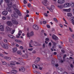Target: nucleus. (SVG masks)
<instances>
[{
  "label": "nucleus",
  "mask_w": 74,
  "mask_h": 74,
  "mask_svg": "<svg viewBox=\"0 0 74 74\" xmlns=\"http://www.w3.org/2000/svg\"><path fill=\"white\" fill-rule=\"evenodd\" d=\"M6 29L8 32H11L12 30V29L8 27H6Z\"/></svg>",
  "instance_id": "17"
},
{
  "label": "nucleus",
  "mask_w": 74,
  "mask_h": 74,
  "mask_svg": "<svg viewBox=\"0 0 74 74\" xmlns=\"http://www.w3.org/2000/svg\"><path fill=\"white\" fill-rule=\"evenodd\" d=\"M6 10L9 11V12H11V11H12V10H11V8H9L8 7L6 8Z\"/></svg>",
  "instance_id": "15"
},
{
  "label": "nucleus",
  "mask_w": 74,
  "mask_h": 74,
  "mask_svg": "<svg viewBox=\"0 0 74 74\" xmlns=\"http://www.w3.org/2000/svg\"><path fill=\"white\" fill-rule=\"evenodd\" d=\"M70 10H71V8H69V9H67V12H70Z\"/></svg>",
  "instance_id": "48"
},
{
  "label": "nucleus",
  "mask_w": 74,
  "mask_h": 74,
  "mask_svg": "<svg viewBox=\"0 0 74 74\" xmlns=\"http://www.w3.org/2000/svg\"><path fill=\"white\" fill-rule=\"evenodd\" d=\"M14 32H15V30H13L11 32V34H13L14 33Z\"/></svg>",
  "instance_id": "39"
},
{
  "label": "nucleus",
  "mask_w": 74,
  "mask_h": 74,
  "mask_svg": "<svg viewBox=\"0 0 74 74\" xmlns=\"http://www.w3.org/2000/svg\"><path fill=\"white\" fill-rule=\"evenodd\" d=\"M7 23L8 26H12V23H11V21H8L7 22Z\"/></svg>",
  "instance_id": "11"
},
{
  "label": "nucleus",
  "mask_w": 74,
  "mask_h": 74,
  "mask_svg": "<svg viewBox=\"0 0 74 74\" xmlns=\"http://www.w3.org/2000/svg\"><path fill=\"white\" fill-rule=\"evenodd\" d=\"M22 32L21 31H20L18 32V36H20L21 35V34H22Z\"/></svg>",
  "instance_id": "29"
},
{
  "label": "nucleus",
  "mask_w": 74,
  "mask_h": 74,
  "mask_svg": "<svg viewBox=\"0 0 74 74\" xmlns=\"http://www.w3.org/2000/svg\"><path fill=\"white\" fill-rule=\"evenodd\" d=\"M0 30L4 31V27L2 25L0 26Z\"/></svg>",
  "instance_id": "18"
},
{
  "label": "nucleus",
  "mask_w": 74,
  "mask_h": 74,
  "mask_svg": "<svg viewBox=\"0 0 74 74\" xmlns=\"http://www.w3.org/2000/svg\"><path fill=\"white\" fill-rule=\"evenodd\" d=\"M1 46H2V47H3V46H4V43H3V42H1Z\"/></svg>",
  "instance_id": "44"
},
{
  "label": "nucleus",
  "mask_w": 74,
  "mask_h": 74,
  "mask_svg": "<svg viewBox=\"0 0 74 74\" xmlns=\"http://www.w3.org/2000/svg\"><path fill=\"white\" fill-rule=\"evenodd\" d=\"M11 16L12 18H18V15H14V14H12L11 15Z\"/></svg>",
  "instance_id": "19"
},
{
  "label": "nucleus",
  "mask_w": 74,
  "mask_h": 74,
  "mask_svg": "<svg viewBox=\"0 0 74 74\" xmlns=\"http://www.w3.org/2000/svg\"><path fill=\"white\" fill-rule=\"evenodd\" d=\"M17 48L16 47L13 48L12 49L13 52H16V51H17Z\"/></svg>",
  "instance_id": "22"
},
{
  "label": "nucleus",
  "mask_w": 74,
  "mask_h": 74,
  "mask_svg": "<svg viewBox=\"0 0 74 74\" xmlns=\"http://www.w3.org/2000/svg\"><path fill=\"white\" fill-rule=\"evenodd\" d=\"M60 27H61V28H62L63 27V25L62 24H60Z\"/></svg>",
  "instance_id": "59"
},
{
  "label": "nucleus",
  "mask_w": 74,
  "mask_h": 74,
  "mask_svg": "<svg viewBox=\"0 0 74 74\" xmlns=\"http://www.w3.org/2000/svg\"><path fill=\"white\" fill-rule=\"evenodd\" d=\"M33 45H35V46H40V45L39 43L37 42H34L33 43Z\"/></svg>",
  "instance_id": "7"
},
{
  "label": "nucleus",
  "mask_w": 74,
  "mask_h": 74,
  "mask_svg": "<svg viewBox=\"0 0 74 74\" xmlns=\"http://www.w3.org/2000/svg\"><path fill=\"white\" fill-rule=\"evenodd\" d=\"M42 67H39V70H42Z\"/></svg>",
  "instance_id": "54"
},
{
  "label": "nucleus",
  "mask_w": 74,
  "mask_h": 74,
  "mask_svg": "<svg viewBox=\"0 0 74 74\" xmlns=\"http://www.w3.org/2000/svg\"><path fill=\"white\" fill-rule=\"evenodd\" d=\"M54 8H55V7L53 5H52L51 6V8L52 9V10H53V9H54Z\"/></svg>",
  "instance_id": "35"
},
{
  "label": "nucleus",
  "mask_w": 74,
  "mask_h": 74,
  "mask_svg": "<svg viewBox=\"0 0 74 74\" xmlns=\"http://www.w3.org/2000/svg\"><path fill=\"white\" fill-rule=\"evenodd\" d=\"M27 6L28 7H31V4H30V3H28L27 5Z\"/></svg>",
  "instance_id": "42"
},
{
  "label": "nucleus",
  "mask_w": 74,
  "mask_h": 74,
  "mask_svg": "<svg viewBox=\"0 0 74 74\" xmlns=\"http://www.w3.org/2000/svg\"><path fill=\"white\" fill-rule=\"evenodd\" d=\"M20 48V49H23V47L22 46H21Z\"/></svg>",
  "instance_id": "58"
},
{
  "label": "nucleus",
  "mask_w": 74,
  "mask_h": 74,
  "mask_svg": "<svg viewBox=\"0 0 74 74\" xmlns=\"http://www.w3.org/2000/svg\"><path fill=\"white\" fill-rule=\"evenodd\" d=\"M47 27L48 28H50V26L49 25H47Z\"/></svg>",
  "instance_id": "64"
},
{
  "label": "nucleus",
  "mask_w": 74,
  "mask_h": 74,
  "mask_svg": "<svg viewBox=\"0 0 74 74\" xmlns=\"http://www.w3.org/2000/svg\"><path fill=\"white\" fill-rule=\"evenodd\" d=\"M69 30L71 32H73V30L70 27H69Z\"/></svg>",
  "instance_id": "38"
},
{
  "label": "nucleus",
  "mask_w": 74,
  "mask_h": 74,
  "mask_svg": "<svg viewBox=\"0 0 74 74\" xmlns=\"http://www.w3.org/2000/svg\"><path fill=\"white\" fill-rule=\"evenodd\" d=\"M55 66L56 67H58V66H59V64H55Z\"/></svg>",
  "instance_id": "46"
},
{
  "label": "nucleus",
  "mask_w": 74,
  "mask_h": 74,
  "mask_svg": "<svg viewBox=\"0 0 74 74\" xmlns=\"http://www.w3.org/2000/svg\"><path fill=\"white\" fill-rule=\"evenodd\" d=\"M21 71L23 72H24L25 71V68L24 67H21Z\"/></svg>",
  "instance_id": "30"
},
{
  "label": "nucleus",
  "mask_w": 74,
  "mask_h": 74,
  "mask_svg": "<svg viewBox=\"0 0 74 74\" xmlns=\"http://www.w3.org/2000/svg\"><path fill=\"white\" fill-rule=\"evenodd\" d=\"M52 38L53 39L55 40H58V38L55 35H53L52 36Z\"/></svg>",
  "instance_id": "5"
},
{
  "label": "nucleus",
  "mask_w": 74,
  "mask_h": 74,
  "mask_svg": "<svg viewBox=\"0 0 74 74\" xmlns=\"http://www.w3.org/2000/svg\"><path fill=\"white\" fill-rule=\"evenodd\" d=\"M63 19L64 21L65 22V23H66V24H67V23H66V20H65V19H64V18H63Z\"/></svg>",
  "instance_id": "51"
},
{
  "label": "nucleus",
  "mask_w": 74,
  "mask_h": 74,
  "mask_svg": "<svg viewBox=\"0 0 74 74\" xmlns=\"http://www.w3.org/2000/svg\"><path fill=\"white\" fill-rule=\"evenodd\" d=\"M8 6L9 7H11L12 5V3L11 2H10L8 3Z\"/></svg>",
  "instance_id": "12"
},
{
  "label": "nucleus",
  "mask_w": 74,
  "mask_h": 74,
  "mask_svg": "<svg viewBox=\"0 0 74 74\" xmlns=\"http://www.w3.org/2000/svg\"><path fill=\"white\" fill-rule=\"evenodd\" d=\"M27 37H29L30 36H33L34 35V33L32 31L30 32V34L29 33H27Z\"/></svg>",
  "instance_id": "4"
},
{
  "label": "nucleus",
  "mask_w": 74,
  "mask_h": 74,
  "mask_svg": "<svg viewBox=\"0 0 74 74\" xmlns=\"http://www.w3.org/2000/svg\"><path fill=\"white\" fill-rule=\"evenodd\" d=\"M8 36H9V37L11 38H13V39H15V37H14L13 36L11 35H8Z\"/></svg>",
  "instance_id": "20"
},
{
  "label": "nucleus",
  "mask_w": 74,
  "mask_h": 74,
  "mask_svg": "<svg viewBox=\"0 0 74 74\" xmlns=\"http://www.w3.org/2000/svg\"><path fill=\"white\" fill-rule=\"evenodd\" d=\"M42 47L43 48H45V44L43 43V44Z\"/></svg>",
  "instance_id": "34"
},
{
  "label": "nucleus",
  "mask_w": 74,
  "mask_h": 74,
  "mask_svg": "<svg viewBox=\"0 0 74 74\" xmlns=\"http://www.w3.org/2000/svg\"><path fill=\"white\" fill-rule=\"evenodd\" d=\"M4 55L3 54H1L0 55V56H1V57H3Z\"/></svg>",
  "instance_id": "56"
},
{
  "label": "nucleus",
  "mask_w": 74,
  "mask_h": 74,
  "mask_svg": "<svg viewBox=\"0 0 74 74\" xmlns=\"http://www.w3.org/2000/svg\"><path fill=\"white\" fill-rule=\"evenodd\" d=\"M5 59L7 60H10L11 59V58L10 57H6L5 58Z\"/></svg>",
  "instance_id": "28"
},
{
  "label": "nucleus",
  "mask_w": 74,
  "mask_h": 74,
  "mask_svg": "<svg viewBox=\"0 0 74 74\" xmlns=\"http://www.w3.org/2000/svg\"><path fill=\"white\" fill-rule=\"evenodd\" d=\"M69 40L70 42H71V43H73V41L72 40V39H71V38H69Z\"/></svg>",
  "instance_id": "26"
},
{
  "label": "nucleus",
  "mask_w": 74,
  "mask_h": 74,
  "mask_svg": "<svg viewBox=\"0 0 74 74\" xmlns=\"http://www.w3.org/2000/svg\"><path fill=\"white\" fill-rule=\"evenodd\" d=\"M64 0H58V3L59 4H62L63 3H64Z\"/></svg>",
  "instance_id": "10"
},
{
  "label": "nucleus",
  "mask_w": 74,
  "mask_h": 74,
  "mask_svg": "<svg viewBox=\"0 0 74 74\" xmlns=\"http://www.w3.org/2000/svg\"><path fill=\"white\" fill-rule=\"evenodd\" d=\"M54 55H56L57 54V52H55L53 53Z\"/></svg>",
  "instance_id": "60"
},
{
  "label": "nucleus",
  "mask_w": 74,
  "mask_h": 74,
  "mask_svg": "<svg viewBox=\"0 0 74 74\" xmlns=\"http://www.w3.org/2000/svg\"><path fill=\"white\" fill-rule=\"evenodd\" d=\"M53 9H52L51 8L50 9V11H51V12H53Z\"/></svg>",
  "instance_id": "62"
},
{
  "label": "nucleus",
  "mask_w": 74,
  "mask_h": 74,
  "mask_svg": "<svg viewBox=\"0 0 74 74\" xmlns=\"http://www.w3.org/2000/svg\"><path fill=\"white\" fill-rule=\"evenodd\" d=\"M67 15L68 16H72V14L71 13H68Z\"/></svg>",
  "instance_id": "32"
},
{
  "label": "nucleus",
  "mask_w": 74,
  "mask_h": 74,
  "mask_svg": "<svg viewBox=\"0 0 74 74\" xmlns=\"http://www.w3.org/2000/svg\"><path fill=\"white\" fill-rule=\"evenodd\" d=\"M43 23L44 24H46V23H47V21H43Z\"/></svg>",
  "instance_id": "49"
},
{
  "label": "nucleus",
  "mask_w": 74,
  "mask_h": 74,
  "mask_svg": "<svg viewBox=\"0 0 74 74\" xmlns=\"http://www.w3.org/2000/svg\"><path fill=\"white\" fill-rule=\"evenodd\" d=\"M58 8H63V6H58Z\"/></svg>",
  "instance_id": "43"
},
{
  "label": "nucleus",
  "mask_w": 74,
  "mask_h": 74,
  "mask_svg": "<svg viewBox=\"0 0 74 74\" xmlns=\"http://www.w3.org/2000/svg\"><path fill=\"white\" fill-rule=\"evenodd\" d=\"M5 1L6 3H8L10 1V0H5Z\"/></svg>",
  "instance_id": "52"
},
{
  "label": "nucleus",
  "mask_w": 74,
  "mask_h": 74,
  "mask_svg": "<svg viewBox=\"0 0 74 74\" xmlns=\"http://www.w3.org/2000/svg\"><path fill=\"white\" fill-rule=\"evenodd\" d=\"M24 4H26L27 3V1L26 0H24L23 1Z\"/></svg>",
  "instance_id": "47"
},
{
  "label": "nucleus",
  "mask_w": 74,
  "mask_h": 74,
  "mask_svg": "<svg viewBox=\"0 0 74 74\" xmlns=\"http://www.w3.org/2000/svg\"><path fill=\"white\" fill-rule=\"evenodd\" d=\"M51 42L53 44V45L54 46V47H55V46H56V43L55 42H53L52 40H51Z\"/></svg>",
  "instance_id": "27"
},
{
  "label": "nucleus",
  "mask_w": 74,
  "mask_h": 74,
  "mask_svg": "<svg viewBox=\"0 0 74 74\" xmlns=\"http://www.w3.org/2000/svg\"><path fill=\"white\" fill-rule=\"evenodd\" d=\"M15 41L16 42H21V41L20 40H18V39H16L15 40Z\"/></svg>",
  "instance_id": "33"
},
{
  "label": "nucleus",
  "mask_w": 74,
  "mask_h": 74,
  "mask_svg": "<svg viewBox=\"0 0 74 74\" xmlns=\"http://www.w3.org/2000/svg\"><path fill=\"white\" fill-rule=\"evenodd\" d=\"M57 58L58 59H59V60H60V59H61L62 57H61L60 56H57Z\"/></svg>",
  "instance_id": "37"
},
{
  "label": "nucleus",
  "mask_w": 74,
  "mask_h": 74,
  "mask_svg": "<svg viewBox=\"0 0 74 74\" xmlns=\"http://www.w3.org/2000/svg\"><path fill=\"white\" fill-rule=\"evenodd\" d=\"M32 53H36V51H35L34 50L33 51Z\"/></svg>",
  "instance_id": "50"
},
{
  "label": "nucleus",
  "mask_w": 74,
  "mask_h": 74,
  "mask_svg": "<svg viewBox=\"0 0 74 74\" xmlns=\"http://www.w3.org/2000/svg\"><path fill=\"white\" fill-rule=\"evenodd\" d=\"M3 47L5 49H7V48H8V46L7 45L5 44Z\"/></svg>",
  "instance_id": "14"
},
{
  "label": "nucleus",
  "mask_w": 74,
  "mask_h": 74,
  "mask_svg": "<svg viewBox=\"0 0 74 74\" xmlns=\"http://www.w3.org/2000/svg\"><path fill=\"white\" fill-rule=\"evenodd\" d=\"M51 63L52 64V65H54V64H55V61H52L51 62Z\"/></svg>",
  "instance_id": "41"
},
{
  "label": "nucleus",
  "mask_w": 74,
  "mask_h": 74,
  "mask_svg": "<svg viewBox=\"0 0 74 74\" xmlns=\"http://www.w3.org/2000/svg\"><path fill=\"white\" fill-rule=\"evenodd\" d=\"M2 64H4V65H5V64H7V63L5 62H2Z\"/></svg>",
  "instance_id": "45"
},
{
  "label": "nucleus",
  "mask_w": 74,
  "mask_h": 74,
  "mask_svg": "<svg viewBox=\"0 0 74 74\" xmlns=\"http://www.w3.org/2000/svg\"><path fill=\"white\" fill-rule=\"evenodd\" d=\"M17 53H18V54H19V55H22V53L21 51H17Z\"/></svg>",
  "instance_id": "31"
},
{
  "label": "nucleus",
  "mask_w": 74,
  "mask_h": 74,
  "mask_svg": "<svg viewBox=\"0 0 74 74\" xmlns=\"http://www.w3.org/2000/svg\"><path fill=\"white\" fill-rule=\"evenodd\" d=\"M2 14L4 15H7L8 14V12L7 11H4L2 12Z\"/></svg>",
  "instance_id": "13"
},
{
  "label": "nucleus",
  "mask_w": 74,
  "mask_h": 74,
  "mask_svg": "<svg viewBox=\"0 0 74 74\" xmlns=\"http://www.w3.org/2000/svg\"><path fill=\"white\" fill-rule=\"evenodd\" d=\"M33 43V41L32 40H31L30 42L29 43V47H30V48H32L33 47V46H31V45H32V43Z\"/></svg>",
  "instance_id": "23"
},
{
  "label": "nucleus",
  "mask_w": 74,
  "mask_h": 74,
  "mask_svg": "<svg viewBox=\"0 0 74 74\" xmlns=\"http://www.w3.org/2000/svg\"><path fill=\"white\" fill-rule=\"evenodd\" d=\"M3 53H4L6 55H8V53H6L5 52H3Z\"/></svg>",
  "instance_id": "53"
},
{
  "label": "nucleus",
  "mask_w": 74,
  "mask_h": 74,
  "mask_svg": "<svg viewBox=\"0 0 74 74\" xmlns=\"http://www.w3.org/2000/svg\"><path fill=\"white\" fill-rule=\"evenodd\" d=\"M4 42H7V40H6V39H5L4 40Z\"/></svg>",
  "instance_id": "61"
},
{
  "label": "nucleus",
  "mask_w": 74,
  "mask_h": 74,
  "mask_svg": "<svg viewBox=\"0 0 74 74\" xmlns=\"http://www.w3.org/2000/svg\"><path fill=\"white\" fill-rule=\"evenodd\" d=\"M33 48H32L31 49H29L28 50V51H33Z\"/></svg>",
  "instance_id": "40"
},
{
  "label": "nucleus",
  "mask_w": 74,
  "mask_h": 74,
  "mask_svg": "<svg viewBox=\"0 0 74 74\" xmlns=\"http://www.w3.org/2000/svg\"><path fill=\"white\" fill-rule=\"evenodd\" d=\"M72 37L73 39H74V34L72 35Z\"/></svg>",
  "instance_id": "63"
},
{
  "label": "nucleus",
  "mask_w": 74,
  "mask_h": 74,
  "mask_svg": "<svg viewBox=\"0 0 74 74\" xmlns=\"http://www.w3.org/2000/svg\"><path fill=\"white\" fill-rule=\"evenodd\" d=\"M33 28L35 30H38V27L36 25H33Z\"/></svg>",
  "instance_id": "8"
},
{
  "label": "nucleus",
  "mask_w": 74,
  "mask_h": 74,
  "mask_svg": "<svg viewBox=\"0 0 74 74\" xmlns=\"http://www.w3.org/2000/svg\"><path fill=\"white\" fill-rule=\"evenodd\" d=\"M69 5H70V6H71V7L72 8H74V3L73 2H72L70 3Z\"/></svg>",
  "instance_id": "21"
},
{
  "label": "nucleus",
  "mask_w": 74,
  "mask_h": 74,
  "mask_svg": "<svg viewBox=\"0 0 74 74\" xmlns=\"http://www.w3.org/2000/svg\"><path fill=\"white\" fill-rule=\"evenodd\" d=\"M15 63H16L17 64H20V63H19L18 62H16L15 61H12L11 62V63L9 64V66H15Z\"/></svg>",
  "instance_id": "3"
},
{
  "label": "nucleus",
  "mask_w": 74,
  "mask_h": 74,
  "mask_svg": "<svg viewBox=\"0 0 74 74\" xmlns=\"http://www.w3.org/2000/svg\"><path fill=\"white\" fill-rule=\"evenodd\" d=\"M67 9H63V11H65L66 12H67Z\"/></svg>",
  "instance_id": "57"
},
{
  "label": "nucleus",
  "mask_w": 74,
  "mask_h": 74,
  "mask_svg": "<svg viewBox=\"0 0 74 74\" xmlns=\"http://www.w3.org/2000/svg\"><path fill=\"white\" fill-rule=\"evenodd\" d=\"M45 40H46V41H49V38H46L45 39Z\"/></svg>",
  "instance_id": "55"
},
{
  "label": "nucleus",
  "mask_w": 74,
  "mask_h": 74,
  "mask_svg": "<svg viewBox=\"0 0 74 74\" xmlns=\"http://www.w3.org/2000/svg\"><path fill=\"white\" fill-rule=\"evenodd\" d=\"M18 71H17L14 70H12L11 72H8V73L10 74H16L17 73Z\"/></svg>",
  "instance_id": "2"
},
{
  "label": "nucleus",
  "mask_w": 74,
  "mask_h": 74,
  "mask_svg": "<svg viewBox=\"0 0 74 74\" xmlns=\"http://www.w3.org/2000/svg\"><path fill=\"white\" fill-rule=\"evenodd\" d=\"M12 22L13 23H14V24H15V25H17L18 23V22L16 21L15 20H12Z\"/></svg>",
  "instance_id": "16"
},
{
  "label": "nucleus",
  "mask_w": 74,
  "mask_h": 74,
  "mask_svg": "<svg viewBox=\"0 0 74 74\" xmlns=\"http://www.w3.org/2000/svg\"><path fill=\"white\" fill-rule=\"evenodd\" d=\"M32 67L34 69H36H36H37L38 68L37 66L34 64H33L32 65Z\"/></svg>",
  "instance_id": "25"
},
{
  "label": "nucleus",
  "mask_w": 74,
  "mask_h": 74,
  "mask_svg": "<svg viewBox=\"0 0 74 74\" xmlns=\"http://www.w3.org/2000/svg\"><path fill=\"white\" fill-rule=\"evenodd\" d=\"M54 20V21L56 22V23H58V20H57V19L56 18H54L53 19Z\"/></svg>",
  "instance_id": "24"
},
{
  "label": "nucleus",
  "mask_w": 74,
  "mask_h": 74,
  "mask_svg": "<svg viewBox=\"0 0 74 74\" xmlns=\"http://www.w3.org/2000/svg\"><path fill=\"white\" fill-rule=\"evenodd\" d=\"M36 60H37L38 62H39L40 60V58H37L36 59Z\"/></svg>",
  "instance_id": "36"
},
{
  "label": "nucleus",
  "mask_w": 74,
  "mask_h": 74,
  "mask_svg": "<svg viewBox=\"0 0 74 74\" xmlns=\"http://www.w3.org/2000/svg\"><path fill=\"white\" fill-rule=\"evenodd\" d=\"M12 7L15 10V11L18 14V15L19 16H21V13L18 10V7L16 5H13L12 6Z\"/></svg>",
  "instance_id": "1"
},
{
  "label": "nucleus",
  "mask_w": 74,
  "mask_h": 74,
  "mask_svg": "<svg viewBox=\"0 0 74 74\" xmlns=\"http://www.w3.org/2000/svg\"><path fill=\"white\" fill-rule=\"evenodd\" d=\"M64 8L69 7H70V5L69 3H66L64 5Z\"/></svg>",
  "instance_id": "6"
},
{
  "label": "nucleus",
  "mask_w": 74,
  "mask_h": 74,
  "mask_svg": "<svg viewBox=\"0 0 74 74\" xmlns=\"http://www.w3.org/2000/svg\"><path fill=\"white\" fill-rule=\"evenodd\" d=\"M63 69L61 68L60 69H58L57 71L58 73H60V74H62L63 73Z\"/></svg>",
  "instance_id": "9"
}]
</instances>
